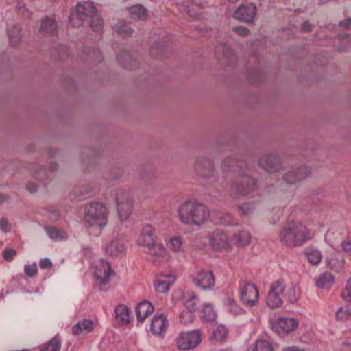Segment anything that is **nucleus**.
<instances>
[{"mask_svg":"<svg viewBox=\"0 0 351 351\" xmlns=\"http://www.w3.org/2000/svg\"><path fill=\"white\" fill-rule=\"evenodd\" d=\"M155 264H159L168 259L169 253L162 243L156 242L144 251Z\"/></svg>","mask_w":351,"mask_h":351,"instance_id":"obj_16","label":"nucleus"},{"mask_svg":"<svg viewBox=\"0 0 351 351\" xmlns=\"http://www.w3.org/2000/svg\"><path fill=\"white\" fill-rule=\"evenodd\" d=\"M313 237V232L298 220L289 221L279 233L280 241L289 247L301 246Z\"/></svg>","mask_w":351,"mask_h":351,"instance_id":"obj_2","label":"nucleus"},{"mask_svg":"<svg viewBox=\"0 0 351 351\" xmlns=\"http://www.w3.org/2000/svg\"><path fill=\"white\" fill-rule=\"evenodd\" d=\"M113 29L119 34L126 36L132 33V29L130 25L123 21H120L114 25Z\"/></svg>","mask_w":351,"mask_h":351,"instance_id":"obj_43","label":"nucleus"},{"mask_svg":"<svg viewBox=\"0 0 351 351\" xmlns=\"http://www.w3.org/2000/svg\"><path fill=\"white\" fill-rule=\"evenodd\" d=\"M240 300L247 306H254L258 303L259 292L256 285L250 282L239 284Z\"/></svg>","mask_w":351,"mask_h":351,"instance_id":"obj_9","label":"nucleus"},{"mask_svg":"<svg viewBox=\"0 0 351 351\" xmlns=\"http://www.w3.org/2000/svg\"><path fill=\"white\" fill-rule=\"evenodd\" d=\"M93 269L97 284L100 286L106 285L111 274L109 263L104 260H99L95 263Z\"/></svg>","mask_w":351,"mask_h":351,"instance_id":"obj_14","label":"nucleus"},{"mask_svg":"<svg viewBox=\"0 0 351 351\" xmlns=\"http://www.w3.org/2000/svg\"><path fill=\"white\" fill-rule=\"evenodd\" d=\"M0 230L7 234L12 230V223L6 217H2L0 218Z\"/></svg>","mask_w":351,"mask_h":351,"instance_id":"obj_49","label":"nucleus"},{"mask_svg":"<svg viewBox=\"0 0 351 351\" xmlns=\"http://www.w3.org/2000/svg\"><path fill=\"white\" fill-rule=\"evenodd\" d=\"M196 296L193 293H189L184 296V305L187 310L194 311L196 305Z\"/></svg>","mask_w":351,"mask_h":351,"instance_id":"obj_44","label":"nucleus"},{"mask_svg":"<svg viewBox=\"0 0 351 351\" xmlns=\"http://www.w3.org/2000/svg\"><path fill=\"white\" fill-rule=\"evenodd\" d=\"M95 326V324L90 319H84L79 321L73 327V334L79 335L83 333H88L93 331Z\"/></svg>","mask_w":351,"mask_h":351,"instance_id":"obj_27","label":"nucleus"},{"mask_svg":"<svg viewBox=\"0 0 351 351\" xmlns=\"http://www.w3.org/2000/svg\"><path fill=\"white\" fill-rule=\"evenodd\" d=\"M232 163H234V160L232 158H226L222 162V168L224 171L229 170Z\"/></svg>","mask_w":351,"mask_h":351,"instance_id":"obj_56","label":"nucleus"},{"mask_svg":"<svg viewBox=\"0 0 351 351\" xmlns=\"http://www.w3.org/2000/svg\"><path fill=\"white\" fill-rule=\"evenodd\" d=\"M223 304L226 310L233 315H239L243 311L242 308L237 304L233 298L227 297L224 300Z\"/></svg>","mask_w":351,"mask_h":351,"instance_id":"obj_35","label":"nucleus"},{"mask_svg":"<svg viewBox=\"0 0 351 351\" xmlns=\"http://www.w3.org/2000/svg\"><path fill=\"white\" fill-rule=\"evenodd\" d=\"M176 278L171 274H160L154 280V289L158 293H166L174 283Z\"/></svg>","mask_w":351,"mask_h":351,"instance_id":"obj_19","label":"nucleus"},{"mask_svg":"<svg viewBox=\"0 0 351 351\" xmlns=\"http://www.w3.org/2000/svg\"><path fill=\"white\" fill-rule=\"evenodd\" d=\"M177 213L181 223L198 226L206 223L210 216L208 207L195 200H188L180 204Z\"/></svg>","mask_w":351,"mask_h":351,"instance_id":"obj_1","label":"nucleus"},{"mask_svg":"<svg viewBox=\"0 0 351 351\" xmlns=\"http://www.w3.org/2000/svg\"><path fill=\"white\" fill-rule=\"evenodd\" d=\"M232 241L233 244H237L239 247H244L250 243L251 235L248 231L241 230L237 234H234Z\"/></svg>","mask_w":351,"mask_h":351,"instance_id":"obj_30","label":"nucleus"},{"mask_svg":"<svg viewBox=\"0 0 351 351\" xmlns=\"http://www.w3.org/2000/svg\"><path fill=\"white\" fill-rule=\"evenodd\" d=\"M337 320L345 322L351 317V311L348 308L341 307L335 313Z\"/></svg>","mask_w":351,"mask_h":351,"instance_id":"obj_46","label":"nucleus"},{"mask_svg":"<svg viewBox=\"0 0 351 351\" xmlns=\"http://www.w3.org/2000/svg\"><path fill=\"white\" fill-rule=\"evenodd\" d=\"M75 13L80 21H84L88 17L92 19L96 14V10L91 3L84 2L77 5Z\"/></svg>","mask_w":351,"mask_h":351,"instance_id":"obj_24","label":"nucleus"},{"mask_svg":"<svg viewBox=\"0 0 351 351\" xmlns=\"http://www.w3.org/2000/svg\"><path fill=\"white\" fill-rule=\"evenodd\" d=\"M60 343L58 337H53L45 345H44L40 351H60Z\"/></svg>","mask_w":351,"mask_h":351,"instance_id":"obj_42","label":"nucleus"},{"mask_svg":"<svg viewBox=\"0 0 351 351\" xmlns=\"http://www.w3.org/2000/svg\"><path fill=\"white\" fill-rule=\"evenodd\" d=\"M202 332L196 329L182 331L175 339L176 348L180 351H189L197 348L202 342Z\"/></svg>","mask_w":351,"mask_h":351,"instance_id":"obj_4","label":"nucleus"},{"mask_svg":"<svg viewBox=\"0 0 351 351\" xmlns=\"http://www.w3.org/2000/svg\"><path fill=\"white\" fill-rule=\"evenodd\" d=\"M168 249L174 254H181L185 252L183 239L180 236L170 237L165 241Z\"/></svg>","mask_w":351,"mask_h":351,"instance_id":"obj_25","label":"nucleus"},{"mask_svg":"<svg viewBox=\"0 0 351 351\" xmlns=\"http://www.w3.org/2000/svg\"><path fill=\"white\" fill-rule=\"evenodd\" d=\"M105 253L110 257H118L123 254L126 250L124 239L121 236H117L106 243L104 247Z\"/></svg>","mask_w":351,"mask_h":351,"instance_id":"obj_12","label":"nucleus"},{"mask_svg":"<svg viewBox=\"0 0 351 351\" xmlns=\"http://www.w3.org/2000/svg\"><path fill=\"white\" fill-rule=\"evenodd\" d=\"M341 247L346 253L351 255V237L347 238L343 241L341 243Z\"/></svg>","mask_w":351,"mask_h":351,"instance_id":"obj_54","label":"nucleus"},{"mask_svg":"<svg viewBox=\"0 0 351 351\" xmlns=\"http://www.w3.org/2000/svg\"><path fill=\"white\" fill-rule=\"evenodd\" d=\"M310 173V170L308 167L304 166L301 167L287 172L284 176V180L289 184H293L307 178Z\"/></svg>","mask_w":351,"mask_h":351,"instance_id":"obj_20","label":"nucleus"},{"mask_svg":"<svg viewBox=\"0 0 351 351\" xmlns=\"http://www.w3.org/2000/svg\"><path fill=\"white\" fill-rule=\"evenodd\" d=\"M128 14L134 20H144L147 18V10L141 5H134L128 8Z\"/></svg>","mask_w":351,"mask_h":351,"instance_id":"obj_29","label":"nucleus"},{"mask_svg":"<svg viewBox=\"0 0 351 351\" xmlns=\"http://www.w3.org/2000/svg\"><path fill=\"white\" fill-rule=\"evenodd\" d=\"M8 37L10 43L14 46L19 43L21 40L20 29L18 26L14 25L9 28Z\"/></svg>","mask_w":351,"mask_h":351,"instance_id":"obj_40","label":"nucleus"},{"mask_svg":"<svg viewBox=\"0 0 351 351\" xmlns=\"http://www.w3.org/2000/svg\"><path fill=\"white\" fill-rule=\"evenodd\" d=\"M192 281L195 285L204 289H210L215 284L214 275L210 270H199L192 276Z\"/></svg>","mask_w":351,"mask_h":351,"instance_id":"obj_11","label":"nucleus"},{"mask_svg":"<svg viewBox=\"0 0 351 351\" xmlns=\"http://www.w3.org/2000/svg\"><path fill=\"white\" fill-rule=\"evenodd\" d=\"M287 295L289 302L296 303L301 296L300 288L297 284H292L287 291Z\"/></svg>","mask_w":351,"mask_h":351,"instance_id":"obj_36","label":"nucleus"},{"mask_svg":"<svg viewBox=\"0 0 351 351\" xmlns=\"http://www.w3.org/2000/svg\"><path fill=\"white\" fill-rule=\"evenodd\" d=\"M342 298L346 302H351V276L348 279L341 293Z\"/></svg>","mask_w":351,"mask_h":351,"instance_id":"obj_47","label":"nucleus"},{"mask_svg":"<svg viewBox=\"0 0 351 351\" xmlns=\"http://www.w3.org/2000/svg\"><path fill=\"white\" fill-rule=\"evenodd\" d=\"M154 312V306L151 302L143 300L138 303L136 308V315L138 322L143 323Z\"/></svg>","mask_w":351,"mask_h":351,"instance_id":"obj_23","label":"nucleus"},{"mask_svg":"<svg viewBox=\"0 0 351 351\" xmlns=\"http://www.w3.org/2000/svg\"><path fill=\"white\" fill-rule=\"evenodd\" d=\"M256 15V5L248 3L241 5L234 12L233 17L245 23H251L254 21Z\"/></svg>","mask_w":351,"mask_h":351,"instance_id":"obj_15","label":"nucleus"},{"mask_svg":"<svg viewBox=\"0 0 351 351\" xmlns=\"http://www.w3.org/2000/svg\"><path fill=\"white\" fill-rule=\"evenodd\" d=\"M260 166L269 173L278 171L280 167V159L276 154H269L261 157L259 160Z\"/></svg>","mask_w":351,"mask_h":351,"instance_id":"obj_18","label":"nucleus"},{"mask_svg":"<svg viewBox=\"0 0 351 351\" xmlns=\"http://www.w3.org/2000/svg\"><path fill=\"white\" fill-rule=\"evenodd\" d=\"M228 329L222 324L216 325L213 328L211 339L215 341H223L228 335Z\"/></svg>","mask_w":351,"mask_h":351,"instance_id":"obj_33","label":"nucleus"},{"mask_svg":"<svg viewBox=\"0 0 351 351\" xmlns=\"http://www.w3.org/2000/svg\"><path fill=\"white\" fill-rule=\"evenodd\" d=\"M239 209L243 215L248 216L252 213L253 210H254V206L252 204L246 203L242 204L239 207Z\"/></svg>","mask_w":351,"mask_h":351,"instance_id":"obj_51","label":"nucleus"},{"mask_svg":"<svg viewBox=\"0 0 351 351\" xmlns=\"http://www.w3.org/2000/svg\"><path fill=\"white\" fill-rule=\"evenodd\" d=\"M207 238L209 245L215 251L228 250L233 246L232 239L223 230L217 229L209 232Z\"/></svg>","mask_w":351,"mask_h":351,"instance_id":"obj_7","label":"nucleus"},{"mask_svg":"<svg viewBox=\"0 0 351 351\" xmlns=\"http://www.w3.org/2000/svg\"><path fill=\"white\" fill-rule=\"evenodd\" d=\"M271 330L279 337H285L293 332L299 326L297 319L291 317L277 316L269 319Z\"/></svg>","mask_w":351,"mask_h":351,"instance_id":"obj_5","label":"nucleus"},{"mask_svg":"<svg viewBox=\"0 0 351 351\" xmlns=\"http://www.w3.org/2000/svg\"><path fill=\"white\" fill-rule=\"evenodd\" d=\"M234 31L240 36H245L249 32L248 29L244 27H237L234 28Z\"/></svg>","mask_w":351,"mask_h":351,"instance_id":"obj_57","label":"nucleus"},{"mask_svg":"<svg viewBox=\"0 0 351 351\" xmlns=\"http://www.w3.org/2000/svg\"><path fill=\"white\" fill-rule=\"evenodd\" d=\"M256 188V182L248 176H243L238 178L232 187V190L240 195H247Z\"/></svg>","mask_w":351,"mask_h":351,"instance_id":"obj_13","label":"nucleus"},{"mask_svg":"<svg viewBox=\"0 0 351 351\" xmlns=\"http://www.w3.org/2000/svg\"><path fill=\"white\" fill-rule=\"evenodd\" d=\"M117 59L118 62L124 67L133 69L135 68L136 64L133 58L127 52H123L119 53Z\"/></svg>","mask_w":351,"mask_h":351,"instance_id":"obj_34","label":"nucleus"},{"mask_svg":"<svg viewBox=\"0 0 351 351\" xmlns=\"http://www.w3.org/2000/svg\"><path fill=\"white\" fill-rule=\"evenodd\" d=\"M252 351H273V347L267 340L260 339L255 342Z\"/></svg>","mask_w":351,"mask_h":351,"instance_id":"obj_41","label":"nucleus"},{"mask_svg":"<svg viewBox=\"0 0 351 351\" xmlns=\"http://www.w3.org/2000/svg\"><path fill=\"white\" fill-rule=\"evenodd\" d=\"M114 197L119 219L126 221L132 213L133 202L130 191L118 189L114 191Z\"/></svg>","mask_w":351,"mask_h":351,"instance_id":"obj_6","label":"nucleus"},{"mask_svg":"<svg viewBox=\"0 0 351 351\" xmlns=\"http://www.w3.org/2000/svg\"><path fill=\"white\" fill-rule=\"evenodd\" d=\"M50 218H51L52 220H56V219H57L56 216H55V217L51 216V217H50Z\"/></svg>","mask_w":351,"mask_h":351,"instance_id":"obj_64","label":"nucleus"},{"mask_svg":"<svg viewBox=\"0 0 351 351\" xmlns=\"http://www.w3.org/2000/svg\"><path fill=\"white\" fill-rule=\"evenodd\" d=\"M16 254V252L14 249L10 248L3 250V258L7 261H11Z\"/></svg>","mask_w":351,"mask_h":351,"instance_id":"obj_53","label":"nucleus"},{"mask_svg":"<svg viewBox=\"0 0 351 351\" xmlns=\"http://www.w3.org/2000/svg\"><path fill=\"white\" fill-rule=\"evenodd\" d=\"M24 272L28 277H34L38 272L36 264L35 263H33L32 264L25 265Z\"/></svg>","mask_w":351,"mask_h":351,"instance_id":"obj_48","label":"nucleus"},{"mask_svg":"<svg viewBox=\"0 0 351 351\" xmlns=\"http://www.w3.org/2000/svg\"><path fill=\"white\" fill-rule=\"evenodd\" d=\"M56 23L51 19L46 18L42 21L40 30L42 32L52 35L56 30Z\"/></svg>","mask_w":351,"mask_h":351,"instance_id":"obj_39","label":"nucleus"},{"mask_svg":"<svg viewBox=\"0 0 351 351\" xmlns=\"http://www.w3.org/2000/svg\"><path fill=\"white\" fill-rule=\"evenodd\" d=\"M90 26L95 31H99L103 27V21L99 16L95 15L90 21Z\"/></svg>","mask_w":351,"mask_h":351,"instance_id":"obj_50","label":"nucleus"},{"mask_svg":"<svg viewBox=\"0 0 351 351\" xmlns=\"http://www.w3.org/2000/svg\"><path fill=\"white\" fill-rule=\"evenodd\" d=\"M194 314L192 310H183L180 315V322L183 324H189L193 322Z\"/></svg>","mask_w":351,"mask_h":351,"instance_id":"obj_45","label":"nucleus"},{"mask_svg":"<svg viewBox=\"0 0 351 351\" xmlns=\"http://www.w3.org/2000/svg\"><path fill=\"white\" fill-rule=\"evenodd\" d=\"M212 161L206 157L201 156L196 159L194 163V169L200 176L208 177L213 171Z\"/></svg>","mask_w":351,"mask_h":351,"instance_id":"obj_21","label":"nucleus"},{"mask_svg":"<svg viewBox=\"0 0 351 351\" xmlns=\"http://www.w3.org/2000/svg\"><path fill=\"white\" fill-rule=\"evenodd\" d=\"M230 3H234L237 2L239 0H228Z\"/></svg>","mask_w":351,"mask_h":351,"instance_id":"obj_63","label":"nucleus"},{"mask_svg":"<svg viewBox=\"0 0 351 351\" xmlns=\"http://www.w3.org/2000/svg\"><path fill=\"white\" fill-rule=\"evenodd\" d=\"M339 25L341 26H344L345 27L348 28L351 25V19H347L344 21L340 22Z\"/></svg>","mask_w":351,"mask_h":351,"instance_id":"obj_59","label":"nucleus"},{"mask_svg":"<svg viewBox=\"0 0 351 351\" xmlns=\"http://www.w3.org/2000/svg\"><path fill=\"white\" fill-rule=\"evenodd\" d=\"M344 264V258L338 254H335L326 258L327 267L336 273L340 272L343 269Z\"/></svg>","mask_w":351,"mask_h":351,"instance_id":"obj_28","label":"nucleus"},{"mask_svg":"<svg viewBox=\"0 0 351 351\" xmlns=\"http://www.w3.org/2000/svg\"><path fill=\"white\" fill-rule=\"evenodd\" d=\"M202 318L206 322H213L217 318V313L214 307L209 304H205L202 311Z\"/></svg>","mask_w":351,"mask_h":351,"instance_id":"obj_37","label":"nucleus"},{"mask_svg":"<svg viewBox=\"0 0 351 351\" xmlns=\"http://www.w3.org/2000/svg\"><path fill=\"white\" fill-rule=\"evenodd\" d=\"M346 233L345 229L337 226H332L325 234V241L332 247H335Z\"/></svg>","mask_w":351,"mask_h":351,"instance_id":"obj_22","label":"nucleus"},{"mask_svg":"<svg viewBox=\"0 0 351 351\" xmlns=\"http://www.w3.org/2000/svg\"><path fill=\"white\" fill-rule=\"evenodd\" d=\"M108 209L104 204L93 202L86 204L84 218L89 226L101 230L108 223Z\"/></svg>","mask_w":351,"mask_h":351,"instance_id":"obj_3","label":"nucleus"},{"mask_svg":"<svg viewBox=\"0 0 351 351\" xmlns=\"http://www.w3.org/2000/svg\"><path fill=\"white\" fill-rule=\"evenodd\" d=\"M282 351H305L303 349H300L296 346H289L284 348Z\"/></svg>","mask_w":351,"mask_h":351,"instance_id":"obj_58","label":"nucleus"},{"mask_svg":"<svg viewBox=\"0 0 351 351\" xmlns=\"http://www.w3.org/2000/svg\"><path fill=\"white\" fill-rule=\"evenodd\" d=\"M45 231L47 234L54 241L65 239L67 236L64 231L53 227H46Z\"/></svg>","mask_w":351,"mask_h":351,"instance_id":"obj_38","label":"nucleus"},{"mask_svg":"<svg viewBox=\"0 0 351 351\" xmlns=\"http://www.w3.org/2000/svg\"><path fill=\"white\" fill-rule=\"evenodd\" d=\"M115 321L121 325L124 326L130 322L131 317L128 308L123 304L118 305L114 310Z\"/></svg>","mask_w":351,"mask_h":351,"instance_id":"obj_26","label":"nucleus"},{"mask_svg":"<svg viewBox=\"0 0 351 351\" xmlns=\"http://www.w3.org/2000/svg\"><path fill=\"white\" fill-rule=\"evenodd\" d=\"M8 199V197L6 195L0 193V203H3Z\"/></svg>","mask_w":351,"mask_h":351,"instance_id":"obj_62","label":"nucleus"},{"mask_svg":"<svg viewBox=\"0 0 351 351\" xmlns=\"http://www.w3.org/2000/svg\"><path fill=\"white\" fill-rule=\"evenodd\" d=\"M156 231H160L159 224L156 226L146 225L143 228L138 237L137 244L143 248V251L158 241L157 236L155 234Z\"/></svg>","mask_w":351,"mask_h":351,"instance_id":"obj_10","label":"nucleus"},{"mask_svg":"<svg viewBox=\"0 0 351 351\" xmlns=\"http://www.w3.org/2000/svg\"><path fill=\"white\" fill-rule=\"evenodd\" d=\"M302 28L304 31L308 32L311 29V25L308 22H305L303 23Z\"/></svg>","mask_w":351,"mask_h":351,"instance_id":"obj_61","label":"nucleus"},{"mask_svg":"<svg viewBox=\"0 0 351 351\" xmlns=\"http://www.w3.org/2000/svg\"><path fill=\"white\" fill-rule=\"evenodd\" d=\"M39 266L42 269H50L52 267V262L49 258L41 259Z\"/></svg>","mask_w":351,"mask_h":351,"instance_id":"obj_55","label":"nucleus"},{"mask_svg":"<svg viewBox=\"0 0 351 351\" xmlns=\"http://www.w3.org/2000/svg\"><path fill=\"white\" fill-rule=\"evenodd\" d=\"M285 289V283L282 279H278L271 285L266 298V304L269 308L276 309L282 306Z\"/></svg>","mask_w":351,"mask_h":351,"instance_id":"obj_8","label":"nucleus"},{"mask_svg":"<svg viewBox=\"0 0 351 351\" xmlns=\"http://www.w3.org/2000/svg\"><path fill=\"white\" fill-rule=\"evenodd\" d=\"M333 282V276L330 273L325 272L318 276L316 285L319 288L328 289L332 285Z\"/></svg>","mask_w":351,"mask_h":351,"instance_id":"obj_32","label":"nucleus"},{"mask_svg":"<svg viewBox=\"0 0 351 351\" xmlns=\"http://www.w3.org/2000/svg\"><path fill=\"white\" fill-rule=\"evenodd\" d=\"M232 220V217L228 213H220L219 216L218 223L222 225H230Z\"/></svg>","mask_w":351,"mask_h":351,"instance_id":"obj_52","label":"nucleus"},{"mask_svg":"<svg viewBox=\"0 0 351 351\" xmlns=\"http://www.w3.org/2000/svg\"><path fill=\"white\" fill-rule=\"evenodd\" d=\"M305 254L308 263L313 265H318L322 258L321 252L318 249L312 247L306 249Z\"/></svg>","mask_w":351,"mask_h":351,"instance_id":"obj_31","label":"nucleus"},{"mask_svg":"<svg viewBox=\"0 0 351 351\" xmlns=\"http://www.w3.org/2000/svg\"><path fill=\"white\" fill-rule=\"evenodd\" d=\"M27 189L29 192L34 193L37 190V185L29 183L27 186Z\"/></svg>","mask_w":351,"mask_h":351,"instance_id":"obj_60","label":"nucleus"},{"mask_svg":"<svg viewBox=\"0 0 351 351\" xmlns=\"http://www.w3.org/2000/svg\"><path fill=\"white\" fill-rule=\"evenodd\" d=\"M168 327L167 316L158 312L152 318L150 324V330L156 336H162Z\"/></svg>","mask_w":351,"mask_h":351,"instance_id":"obj_17","label":"nucleus"}]
</instances>
